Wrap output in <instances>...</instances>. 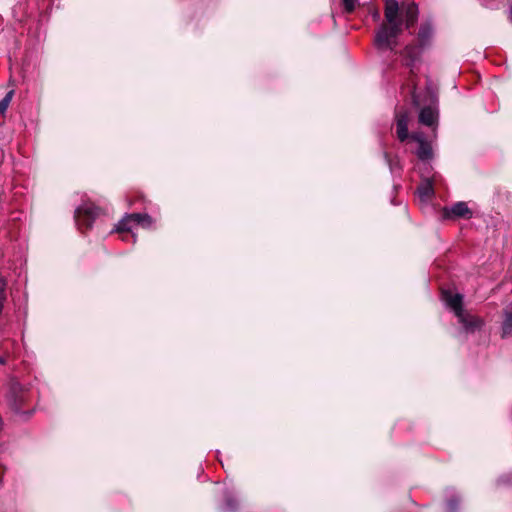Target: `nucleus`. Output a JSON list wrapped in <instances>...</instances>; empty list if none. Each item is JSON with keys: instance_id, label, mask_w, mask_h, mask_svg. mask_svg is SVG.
<instances>
[{"instance_id": "nucleus-1", "label": "nucleus", "mask_w": 512, "mask_h": 512, "mask_svg": "<svg viewBox=\"0 0 512 512\" xmlns=\"http://www.w3.org/2000/svg\"><path fill=\"white\" fill-rule=\"evenodd\" d=\"M385 20L378 30L375 43L381 49H393L396 45V38L402 32V18L400 17V8L396 0L385 1Z\"/></svg>"}, {"instance_id": "nucleus-2", "label": "nucleus", "mask_w": 512, "mask_h": 512, "mask_svg": "<svg viewBox=\"0 0 512 512\" xmlns=\"http://www.w3.org/2000/svg\"><path fill=\"white\" fill-rule=\"evenodd\" d=\"M154 221L148 214L132 213L125 215L117 224L116 232H130L134 225L141 226L143 228L152 227Z\"/></svg>"}, {"instance_id": "nucleus-3", "label": "nucleus", "mask_w": 512, "mask_h": 512, "mask_svg": "<svg viewBox=\"0 0 512 512\" xmlns=\"http://www.w3.org/2000/svg\"><path fill=\"white\" fill-rule=\"evenodd\" d=\"M98 214L99 211L94 205L86 203L76 209L75 218L80 227L90 228Z\"/></svg>"}, {"instance_id": "nucleus-4", "label": "nucleus", "mask_w": 512, "mask_h": 512, "mask_svg": "<svg viewBox=\"0 0 512 512\" xmlns=\"http://www.w3.org/2000/svg\"><path fill=\"white\" fill-rule=\"evenodd\" d=\"M443 215L445 218H464L470 219L472 217V211L469 209L465 202H457L450 208L443 209Z\"/></svg>"}, {"instance_id": "nucleus-5", "label": "nucleus", "mask_w": 512, "mask_h": 512, "mask_svg": "<svg viewBox=\"0 0 512 512\" xmlns=\"http://www.w3.org/2000/svg\"><path fill=\"white\" fill-rule=\"evenodd\" d=\"M408 120L409 114L407 111H399L396 113V132L401 142L408 138Z\"/></svg>"}, {"instance_id": "nucleus-6", "label": "nucleus", "mask_w": 512, "mask_h": 512, "mask_svg": "<svg viewBox=\"0 0 512 512\" xmlns=\"http://www.w3.org/2000/svg\"><path fill=\"white\" fill-rule=\"evenodd\" d=\"M446 304L454 311L457 317L463 316L462 296L460 294L444 293L443 295Z\"/></svg>"}, {"instance_id": "nucleus-7", "label": "nucleus", "mask_w": 512, "mask_h": 512, "mask_svg": "<svg viewBox=\"0 0 512 512\" xmlns=\"http://www.w3.org/2000/svg\"><path fill=\"white\" fill-rule=\"evenodd\" d=\"M411 138L418 142V149L416 151L417 156L421 160H427L432 157V149L428 142H426L422 135L412 134Z\"/></svg>"}, {"instance_id": "nucleus-8", "label": "nucleus", "mask_w": 512, "mask_h": 512, "mask_svg": "<svg viewBox=\"0 0 512 512\" xmlns=\"http://www.w3.org/2000/svg\"><path fill=\"white\" fill-rule=\"evenodd\" d=\"M406 28L413 26L418 19V7L415 3H409L402 8Z\"/></svg>"}, {"instance_id": "nucleus-9", "label": "nucleus", "mask_w": 512, "mask_h": 512, "mask_svg": "<svg viewBox=\"0 0 512 512\" xmlns=\"http://www.w3.org/2000/svg\"><path fill=\"white\" fill-rule=\"evenodd\" d=\"M438 118V113L436 109L432 107H424L421 109L419 113V121L420 123L426 126H433Z\"/></svg>"}, {"instance_id": "nucleus-10", "label": "nucleus", "mask_w": 512, "mask_h": 512, "mask_svg": "<svg viewBox=\"0 0 512 512\" xmlns=\"http://www.w3.org/2000/svg\"><path fill=\"white\" fill-rule=\"evenodd\" d=\"M458 319L467 330H475L480 328L483 324V321L479 317L468 315L464 312L463 316L458 317Z\"/></svg>"}, {"instance_id": "nucleus-11", "label": "nucleus", "mask_w": 512, "mask_h": 512, "mask_svg": "<svg viewBox=\"0 0 512 512\" xmlns=\"http://www.w3.org/2000/svg\"><path fill=\"white\" fill-rule=\"evenodd\" d=\"M433 35V28L430 23H423L418 32L421 45L427 44Z\"/></svg>"}, {"instance_id": "nucleus-12", "label": "nucleus", "mask_w": 512, "mask_h": 512, "mask_svg": "<svg viewBox=\"0 0 512 512\" xmlns=\"http://www.w3.org/2000/svg\"><path fill=\"white\" fill-rule=\"evenodd\" d=\"M418 195L422 201H427L434 194V189L430 181H426L418 188Z\"/></svg>"}, {"instance_id": "nucleus-13", "label": "nucleus", "mask_w": 512, "mask_h": 512, "mask_svg": "<svg viewBox=\"0 0 512 512\" xmlns=\"http://www.w3.org/2000/svg\"><path fill=\"white\" fill-rule=\"evenodd\" d=\"M502 335L510 336L512 335V312L505 310L504 311V320L502 323Z\"/></svg>"}, {"instance_id": "nucleus-14", "label": "nucleus", "mask_w": 512, "mask_h": 512, "mask_svg": "<svg viewBox=\"0 0 512 512\" xmlns=\"http://www.w3.org/2000/svg\"><path fill=\"white\" fill-rule=\"evenodd\" d=\"M13 94H14V91L10 90L5 95V97L2 100H0V114H3L7 110L8 106L12 100Z\"/></svg>"}, {"instance_id": "nucleus-15", "label": "nucleus", "mask_w": 512, "mask_h": 512, "mask_svg": "<svg viewBox=\"0 0 512 512\" xmlns=\"http://www.w3.org/2000/svg\"><path fill=\"white\" fill-rule=\"evenodd\" d=\"M357 4V0H343L344 8L347 12H352Z\"/></svg>"}, {"instance_id": "nucleus-16", "label": "nucleus", "mask_w": 512, "mask_h": 512, "mask_svg": "<svg viewBox=\"0 0 512 512\" xmlns=\"http://www.w3.org/2000/svg\"><path fill=\"white\" fill-rule=\"evenodd\" d=\"M5 286H6L5 282L4 281H0V291H2V294H4V295H5V292H4L5 291Z\"/></svg>"}, {"instance_id": "nucleus-17", "label": "nucleus", "mask_w": 512, "mask_h": 512, "mask_svg": "<svg viewBox=\"0 0 512 512\" xmlns=\"http://www.w3.org/2000/svg\"><path fill=\"white\" fill-rule=\"evenodd\" d=\"M449 507H450V509H451V510H454V509H455V507H456V503H455V501H450V502H449Z\"/></svg>"}, {"instance_id": "nucleus-18", "label": "nucleus", "mask_w": 512, "mask_h": 512, "mask_svg": "<svg viewBox=\"0 0 512 512\" xmlns=\"http://www.w3.org/2000/svg\"><path fill=\"white\" fill-rule=\"evenodd\" d=\"M0 364H4V360L0 357Z\"/></svg>"}, {"instance_id": "nucleus-19", "label": "nucleus", "mask_w": 512, "mask_h": 512, "mask_svg": "<svg viewBox=\"0 0 512 512\" xmlns=\"http://www.w3.org/2000/svg\"><path fill=\"white\" fill-rule=\"evenodd\" d=\"M413 102H414L415 104H418L414 96H413Z\"/></svg>"}]
</instances>
